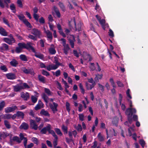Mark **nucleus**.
Returning <instances> with one entry per match:
<instances>
[{
	"label": "nucleus",
	"mask_w": 148,
	"mask_h": 148,
	"mask_svg": "<svg viewBox=\"0 0 148 148\" xmlns=\"http://www.w3.org/2000/svg\"><path fill=\"white\" fill-rule=\"evenodd\" d=\"M128 101L130 108L126 110L125 114L127 115H131V116H132L133 114L136 112V111L135 108H132V107L133 106L132 105V101L130 100H128Z\"/></svg>",
	"instance_id": "f257e3e1"
},
{
	"label": "nucleus",
	"mask_w": 148,
	"mask_h": 148,
	"mask_svg": "<svg viewBox=\"0 0 148 148\" xmlns=\"http://www.w3.org/2000/svg\"><path fill=\"white\" fill-rule=\"evenodd\" d=\"M19 19L25 24V25L28 27L31 28L32 27V25L25 18L24 15L21 14L20 15L17 16Z\"/></svg>",
	"instance_id": "f03ea898"
},
{
	"label": "nucleus",
	"mask_w": 148,
	"mask_h": 148,
	"mask_svg": "<svg viewBox=\"0 0 148 148\" xmlns=\"http://www.w3.org/2000/svg\"><path fill=\"white\" fill-rule=\"evenodd\" d=\"M106 132L107 135V138H108L109 137H112L113 136H116L117 135V132L115 131L114 129L111 128L109 131V133H108L107 129L106 130Z\"/></svg>",
	"instance_id": "7ed1b4c3"
},
{
	"label": "nucleus",
	"mask_w": 148,
	"mask_h": 148,
	"mask_svg": "<svg viewBox=\"0 0 148 148\" xmlns=\"http://www.w3.org/2000/svg\"><path fill=\"white\" fill-rule=\"evenodd\" d=\"M9 36L10 37V38H3V40L4 42L8 44L11 45L12 43L15 42V40L13 38L12 35H10Z\"/></svg>",
	"instance_id": "20e7f679"
},
{
	"label": "nucleus",
	"mask_w": 148,
	"mask_h": 148,
	"mask_svg": "<svg viewBox=\"0 0 148 148\" xmlns=\"http://www.w3.org/2000/svg\"><path fill=\"white\" fill-rule=\"evenodd\" d=\"M22 71L25 74H30L34 75L35 73L32 69H27L25 67H23L21 68Z\"/></svg>",
	"instance_id": "39448f33"
},
{
	"label": "nucleus",
	"mask_w": 148,
	"mask_h": 148,
	"mask_svg": "<svg viewBox=\"0 0 148 148\" xmlns=\"http://www.w3.org/2000/svg\"><path fill=\"white\" fill-rule=\"evenodd\" d=\"M59 66L56 64H51L46 66V69L48 71L57 69Z\"/></svg>",
	"instance_id": "423d86ee"
},
{
	"label": "nucleus",
	"mask_w": 148,
	"mask_h": 148,
	"mask_svg": "<svg viewBox=\"0 0 148 148\" xmlns=\"http://www.w3.org/2000/svg\"><path fill=\"white\" fill-rule=\"evenodd\" d=\"M134 125H132V127H130V128L128 129V134L130 136L132 135V137L134 140L135 141L136 140V134H134L132 135V133L131 132V130L132 131H134Z\"/></svg>",
	"instance_id": "0eeeda50"
},
{
	"label": "nucleus",
	"mask_w": 148,
	"mask_h": 148,
	"mask_svg": "<svg viewBox=\"0 0 148 148\" xmlns=\"http://www.w3.org/2000/svg\"><path fill=\"white\" fill-rule=\"evenodd\" d=\"M56 25L60 34L64 37H66V35L63 31L61 25L59 23H58L56 24Z\"/></svg>",
	"instance_id": "6e6552de"
},
{
	"label": "nucleus",
	"mask_w": 148,
	"mask_h": 148,
	"mask_svg": "<svg viewBox=\"0 0 148 148\" xmlns=\"http://www.w3.org/2000/svg\"><path fill=\"white\" fill-rule=\"evenodd\" d=\"M58 104L55 102H53V104H50V108L53 111V113H55L57 111V107H58Z\"/></svg>",
	"instance_id": "1a4fd4ad"
},
{
	"label": "nucleus",
	"mask_w": 148,
	"mask_h": 148,
	"mask_svg": "<svg viewBox=\"0 0 148 148\" xmlns=\"http://www.w3.org/2000/svg\"><path fill=\"white\" fill-rule=\"evenodd\" d=\"M8 79L11 80L15 79L16 78L15 74L14 73H7L5 75Z\"/></svg>",
	"instance_id": "9d476101"
},
{
	"label": "nucleus",
	"mask_w": 148,
	"mask_h": 148,
	"mask_svg": "<svg viewBox=\"0 0 148 148\" xmlns=\"http://www.w3.org/2000/svg\"><path fill=\"white\" fill-rule=\"evenodd\" d=\"M96 17L102 25L103 28V29L105 30V27L104 25V24L105 23V20L104 19H101V17L100 16H99L98 15H97L96 16Z\"/></svg>",
	"instance_id": "9b49d317"
},
{
	"label": "nucleus",
	"mask_w": 148,
	"mask_h": 148,
	"mask_svg": "<svg viewBox=\"0 0 148 148\" xmlns=\"http://www.w3.org/2000/svg\"><path fill=\"white\" fill-rule=\"evenodd\" d=\"M17 109L16 106H14L12 107H7L5 108V111L6 113H9Z\"/></svg>",
	"instance_id": "f8f14e48"
},
{
	"label": "nucleus",
	"mask_w": 148,
	"mask_h": 148,
	"mask_svg": "<svg viewBox=\"0 0 148 148\" xmlns=\"http://www.w3.org/2000/svg\"><path fill=\"white\" fill-rule=\"evenodd\" d=\"M74 22L75 26V30L78 32L81 31L82 29V24L79 22L77 24L75 20H74Z\"/></svg>",
	"instance_id": "ddd939ff"
},
{
	"label": "nucleus",
	"mask_w": 148,
	"mask_h": 148,
	"mask_svg": "<svg viewBox=\"0 0 148 148\" xmlns=\"http://www.w3.org/2000/svg\"><path fill=\"white\" fill-rule=\"evenodd\" d=\"M25 48H26L29 51L31 50L34 53H35V49L31 45L30 42L28 43L27 44H25Z\"/></svg>",
	"instance_id": "4468645a"
},
{
	"label": "nucleus",
	"mask_w": 148,
	"mask_h": 148,
	"mask_svg": "<svg viewBox=\"0 0 148 148\" xmlns=\"http://www.w3.org/2000/svg\"><path fill=\"white\" fill-rule=\"evenodd\" d=\"M14 91L16 92L20 91L21 90L23 89V87L22 86V83H19L14 86Z\"/></svg>",
	"instance_id": "2eb2a0df"
},
{
	"label": "nucleus",
	"mask_w": 148,
	"mask_h": 148,
	"mask_svg": "<svg viewBox=\"0 0 148 148\" xmlns=\"http://www.w3.org/2000/svg\"><path fill=\"white\" fill-rule=\"evenodd\" d=\"M47 39L51 41L52 39V33L49 30H45Z\"/></svg>",
	"instance_id": "dca6fc26"
},
{
	"label": "nucleus",
	"mask_w": 148,
	"mask_h": 148,
	"mask_svg": "<svg viewBox=\"0 0 148 148\" xmlns=\"http://www.w3.org/2000/svg\"><path fill=\"white\" fill-rule=\"evenodd\" d=\"M49 51L51 54L53 55L56 54V51L55 50V47L53 45L51 44V45L49 49Z\"/></svg>",
	"instance_id": "f3484780"
},
{
	"label": "nucleus",
	"mask_w": 148,
	"mask_h": 148,
	"mask_svg": "<svg viewBox=\"0 0 148 148\" xmlns=\"http://www.w3.org/2000/svg\"><path fill=\"white\" fill-rule=\"evenodd\" d=\"M30 122L31 127L35 130H37L38 128V125L36 124L35 121H34L31 119L30 120Z\"/></svg>",
	"instance_id": "a211bd4d"
},
{
	"label": "nucleus",
	"mask_w": 148,
	"mask_h": 148,
	"mask_svg": "<svg viewBox=\"0 0 148 148\" xmlns=\"http://www.w3.org/2000/svg\"><path fill=\"white\" fill-rule=\"evenodd\" d=\"M132 116L131 115H127V118L128 121H126L125 123L124 124L126 125H127L128 127L130 126V125L132 124Z\"/></svg>",
	"instance_id": "6ab92c4d"
},
{
	"label": "nucleus",
	"mask_w": 148,
	"mask_h": 148,
	"mask_svg": "<svg viewBox=\"0 0 148 148\" xmlns=\"http://www.w3.org/2000/svg\"><path fill=\"white\" fill-rule=\"evenodd\" d=\"M43 107V104L41 101L39 100L38 103L35 107V109L37 110Z\"/></svg>",
	"instance_id": "aec40b11"
},
{
	"label": "nucleus",
	"mask_w": 148,
	"mask_h": 148,
	"mask_svg": "<svg viewBox=\"0 0 148 148\" xmlns=\"http://www.w3.org/2000/svg\"><path fill=\"white\" fill-rule=\"evenodd\" d=\"M49 129H51V125L49 124L47 126L42 128L40 132L42 134H45L46 133L47 131H48Z\"/></svg>",
	"instance_id": "412c9836"
},
{
	"label": "nucleus",
	"mask_w": 148,
	"mask_h": 148,
	"mask_svg": "<svg viewBox=\"0 0 148 148\" xmlns=\"http://www.w3.org/2000/svg\"><path fill=\"white\" fill-rule=\"evenodd\" d=\"M70 36L71 38L69 39V40L71 47L72 48H74V42L75 40V38L73 35H71Z\"/></svg>",
	"instance_id": "4be33fe9"
},
{
	"label": "nucleus",
	"mask_w": 148,
	"mask_h": 148,
	"mask_svg": "<svg viewBox=\"0 0 148 148\" xmlns=\"http://www.w3.org/2000/svg\"><path fill=\"white\" fill-rule=\"evenodd\" d=\"M21 97L25 100H27L29 98V96L28 93L23 92L21 93Z\"/></svg>",
	"instance_id": "5701e85b"
},
{
	"label": "nucleus",
	"mask_w": 148,
	"mask_h": 148,
	"mask_svg": "<svg viewBox=\"0 0 148 148\" xmlns=\"http://www.w3.org/2000/svg\"><path fill=\"white\" fill-rule=\"evenodd\" d=\"M41 115H43L45 116L49 117L50 114L47 110H45L44 109L42 110L40 112Z\"/></svg>",
	"instance_id": "b1692460"
},
{
	"label": "nucleus",
	"mask_w": 148,
	"mask_h": 148,
	"mask_svg": "<svg viewBox=\"0 0 148 148\" xmlns=\"http://www.w3.org/2000/svg\"><path fill=\"white\" fill-rule=\"evenodd\" d=\"M9 135V134L6 132H0V141L2 138H5Z\"/></svg>",
	"instance_id": "393cba45"
},
{
	"label": "nucleus",
	"mask_w": 148,
	"mask_h": 148,
	"mask_svg": "<svg viewBox=\"0 0 148 148\" xmlns=\"http://www.w3.org/2000/svg\"><path fill=\"white\" fill-rule=\"evenodd\" d=\"M84 60H88L89 61L92 60V58L88 54L84 53L83 56Z\"/></svg>",
	"instance_id": "a878e982"
},
{
	"label": "nucleus",
	"mask_w": 148,
	"mask_h": 148,
	"mask_svg": "<svg viewBox=\"0 0 148 148\" xmlns=\"http://www.w3.org/2000/svg\"><path fill=\"white\" fill-rule=\"evenodd\" d=\"M97 138L100 142H103L104 141L105 138L104 136L101 133H99L97 136Z\"/></svg>",
	"instance_id": "bb28decb"
},
{
	"label": "nucleus",
	"mask_w": 148,
	"mask_h": 148,
	"mask_svg": "<svg viewBox=\"0 0 148 148\" xmlns=\"http://www.w3.org/2000/svg\"><path fill=\"white\" fill-rule=\"evenodd\" d=\"M32 33L36 36H38L40 34V32L36 29H32Z\"/></svg>",
	"instance_id": "cd10ccee"
},
{
	"label": "nucleus",
	"mask_w": 148,
	"mask_h": 148,
	"mask_svg": "<svg viewBox=\"0 0 148 148\" xmlns=\"http://www.w3.org/2000/svg\"><path fill=\"white\" fill-rule=\"evenodd\" d=\"M0 34L4 36L7 35V33L5 30L2 27H0Z\"/></svg>",
	"instance_id": "c85d7f7f"
},
{
	"label": "nucleus",
	"mask_w": 148,
	"mask_h": 148,
	"mask_svg": "<svg viewBox=\"0 0 148 148\" xmlns=\"http://www.w3.org/2000/svg\"><path fill=\"white\" fill-rule=\"evenodd\" d=\"M10 64L13 67H16L18 64V61L15 59H13L10 62Z\"/></svg>",
	"instance_id": "c756f323"
},
{
	"label": "nucleus",
	"mask_w": 148,
	"mask_h": 148,
	"mask_svg": "<svg viewBox=\"0 0 148 148\" xmlns=\"http://www.w3.org/2000/svg\"><path fill=\"white\" fill-rule=\"evenodd\" d=\"M28 124L25 123H23L20 127L21 129H23L24 130H27L28 129Z\"/></svg>",
	"instance_id": "7c9ffc66"
},
{
	"label": "nucleus",
	"mask_w": 148,
	"mask_h": 148,
	"mask_svg": "<svg viewBox=\"0 0 148 148\" xmlns=\"http://www.w3.org/2000/svg\"><path fill=\"white\" fill-rule=\"evenodd\" d=\"M103 76V75L102 74L99 75V74H97L96 75V76L94 78L95 81L96 82H98L99 81V79H101Z\"/></svg>",
	"instance_id": "2f4dec72"
},
{
	"label": "nucleus",
	"mask_w": 148,
	"mask_h": 148,
	"mask_svg": "<svg viewBox=\"0 0 148 148\" xmlns=\"http://www.w3.org/2000/svg\"><path fill=\"white\" fill-rule=\"evenodd\" d=\"M35 53V56L36 57L40 58L41 59H43L44 58L43 55L40 53H37L35 51V53Z\"/></svg>",
	"instance_id": "473e14b6"
},
{
	"label": "nucleus",
	"mask_w": 148,
	"mask_h": 148,
	"mask_svg": "<svg viewBox=\"0 0 148 148\" xmlns=\"http://www.w3.org/2000/svg\"><path fill=\"white\" fill-rule=\"evenodd\" d=\"M64 52L65 54L67 55L68 53V51L69 49V48L68 45H64Z\"/></svg>",
	"instance_id": "72a5a7b5"
},
{
	"label": "nucleus",
	"mask_w": 148,
	"mask_h": 148,
	"mask_svg": "<svg viewBox=\"0 0 148 148\" xmlns=\"http://www.w3.org/2000/svg\"><path fill=\"white\" fill-rule=\"evenodd\" d=\"M20 59L21 60L24 61H27L28 60L27 56L24 55L22 54L19 56Z\"/></svg>",
	"instance_id": "f704fd0d"
},
{
	"label": "nucleus",
	"mask_w": 148,
	"mask_h": 148,
	"mask_svg": "<svg viewBox=\"0 0 148 148\" xmlns=\"http://www.w3.org/2000/svg\"><path fill=\"white\" fill-rule=\"evenodd\" d=\"M16 115L18 118H23L24 116L23 113L21 112H18L16 113Z\"/></svg>",
	"instance_id": "c9c22d12"
},
{
	"label": "nucleus",
	"mask_w": 148,
	"mask_h": 148,
	"mask_svg": "<svg viewBox=\"0 0 148 148\" xmlns=\"http://www.w3.org/2000/svg\"><path fill=\"white\" fill-rule=\"evenodd\" d=\"M38 78L40 82H42L43 83H45V78L44 77L39 75L38 76Z\"/></svg>",
	"instance_id": "e433bc0d"
},
{
	"label": "nucleus",
	"mask_w": 148,
	"mask_h": 148,
	"mask_svg": "<svg viewBox=\"0 0 148 148\" xmlns=\"http://www.w3.org/2000/svg\"><path fill=\"white\" fill-rule=\"evenodd\" d=\"M55 82L57 86V88L60 90H62L63 89L62 87L61 84L57 81H55Z\"/></svg>",
	"instance_id": "4c0bfd02"
},
{
	"label": "nucleus",
	"mask_w": 148,
	"mask_h": 148,
	"mask_svg": "<svg viewBox=\"0 0 148 148\" xmlns=\"http://www.w3.org/2000/svg\"><path fill=\"white\" fill-rule=\"evenodd\" d=\"M54 60L53 62V63L58 65L60 66L61 65V64L58 62V59L56 56H55L54 58Z\"/></svg>",
	"instance_id": "58836bf2"
},
{
	"label": "nucleus",
	"mask_w": 148,
	"mask_h": 148,
	"mask_svg": "<svg viewBox=\"0 0 148 148\" xmlns=\"http://www.w3.org/2000/svg\"><path fill=\"white\" fill-rule=\"evenodd\" d=\"M95 84H90L88 83H86V86L88 90H90L92 89V88L94 86Z\"/></svg>",
	"instance_id": "ea45409f"
},
{
	"label": "nucleus",
	"mask_w": 148,
	"mask_h": 148,
	"mask_svg": "<svg viewBox=\"0 0 148 148\" xmlns=\"http://www.w3.org/2000/svg\"><path fill=\"white\" fill-rule=\"evenodd\" d=\"M42 97L46 103H48V97L45 93H43L42 94Z\"/></svg>",
	"instance_id": "a19ab883"
},
{
	"label": "nucleus",
	"mask_w": 148,
	"mask_h": 148,
	"mask_svg": "<svg viewBox=\"0 0 148 148\" xmlns=\"http://www.w3.org/2000/svg\"><path fill=\"white\" fill-rule=\"evenodd\" d=\"M62 129L64 132V134L67 133V127L66 126L63 125L62 127Z\"/></svg>",
	"instance_id": "79ce46f5"
},
{
	"label": "nucleus",
	"mask_w": 148,
	"mask_h": 148,
	"mask_svg": "<svg viewBox=\"0 0 148 148\" xmlns=\"http://www.w3.org/2000/svg\"><path fill=\"white\" fill-rule=\"evenodd\" d=\"M44 90L45 92L46 93L48 96H51L52 95V93L51 92L49 89L45 88Z\"/></svg>",
	"instance_id": "37998d69"
},
{
	"label": "nucleus",
	"mask_w": 148,
	"mask_h": 148,
	"mask_svg": "<svg viewBox=\"0 0 148 148\" xmlns=\"http://www.w3.org/2000/svg\"><path fill=\"white\" fill-rule=\"evenodd\" d=\"M48 132L49 133L51 134L52 136L54 137V138H57V135L56 134L54 131L52 130H51V129H49V130Z\"/></svg>",
	"instance_id": "c03bdc74"
},
{
	"label": "nucleus",
	"mask_w": 148,
	"mask_h": 148,
	"mask_svg": "<svg viewBox=\"0 0 148 148\" xmlns=\"http://www.w3.org/2000/svg\"><path fill=\"white\" fill-rule=\"evenodd\" d=\"M54 130L56 133L60 136H61L62 135V133L61 132L59 128H55L54 129Z\"/></svg>",
	"instance_id": "a18cd8bd"
},
{
	"label": "nucleus",
	"mask_w": 148,
	"mask_h": 148,
	"mask_svg": "<svg viewBox=\"0 0 148 148\" xmlns=\"http://www.w3.org/2000/svg\"><path fill=\"white\" fill-rule=\"evenodd\" d=\"M12 140L18 143H20L21 141V140L18 137L16 136L12 138Z\"/></svg>",
	"instance_id": "49530a36"
},
{
	"label": "nucleus",
	"mask_w": 148,
	"mask_h": 148,
	"mask_svg": "<svg viewBox=\"0 0 148 148\" xmlns=\"http://www.w3.org/2000/svg\"><path fill=\"white\" fill-rule=\"evenodd\" d=\"M62 82L63 83L64 85L65 88H69V86L68 85L66 81L64 80L63 79H62Z\"/></svg>",
	"instance_id": "de8ad7c7"
},
{
	"label": "nucleus",
	"mask_w": 148,
	"mask_h": 148,
	"mask_svg": "<svg viewBox=\"0 0 148 148\" xmlns=\"http://www.w3.org/2000/svg\"><path fill=\"white\" fill-rule=\"evenodd\" d=\"M5 105V102L3 101L0 103V111L4 107Z\"/></svg>",
	"instance_id": "09e8293b"
},
{
	"label": "nucleus",
	"mask_w": 148,
	"mask_h": 148,
	"mask_svg": "<svg viewBox=\"0 0 148 148\" xmlns=\"http://www.w3.org/2000/svg\"><path fill=\"white\" fill-rule=\"evenodd\" d=\"M71 1L75 6L81 9V10H82V8L80 6L78 5L77 4V1L76 0H71Z\"/></svg>",
	"instance_id": "8fccbe9b"
},
{
	"label": "nucleus",
	"mask_w": 148,
	"mask_h": 148,
	"mask_svg": "<svg viewBox=\"0 0 148 148\" xmlns=\"http://www.w3.org/2000/svg\"><path fill=\"white\" fill-rule=\"evenodd\" d=\"M32 101L34 103H35L36 102L37 100V97L34 96H32L31 97Z\"/></svg>",
	"instance_id": "3c124183"
},
{
	"label": "nucleus",
	"mask_w": 148,
	"mask_h": 148,
	"mask_svg": "<svg viewBox=\"0 0 148 148\" xmlns=\"http://www.w3.org/2000/svg\"><path fill=\"white\" fill-rule=\"evenodd\" d=\"M70 104L68 102H66V108L67 110L69 113L70 110Z\"/></svg>",
	"instance_id": "603ef678"
},
{
	"label": "nucleus",
	"mask_w": 148,
	"mask_h": 148,
	"mask_svg": "<svg viewBox=\"0 0 148 148\" xmlns=\"http://www.w3.org/2000/svg\"><path fill=\"white\" fill-rule=\"evenodd\" d=\"M79 86L80 89L81 90V93H82L83 94H84L85 92V90L81 83L79 84Z\"/></svg>",
	"instance_id": "864d4df0"
},
{
	"label": "nucleus",
	"mask_w": 148,
	"mask_h": 148,
	"mask_svg": "<svg viewBox=\"0 0 148 148\" xmlns=\"http://www.w3.org/2000/svg\"><path fill=\"white\" fill-rule=\"evenodd\" d=\"M0 69L4 72H6L8 70L7 68L5 65L1 66L0 67Z\"/></svg>",
	"instance_id": "5fc2aeb1"
},
{
	"label": "nucleus",
	"mask_w": 148,
	"mask_h": 148,
	"mask_svg": "<svg viewBox=\"0 0 148 148\" xmlns=\"http://www.w3.org/2000/svg\"><path fill=\"white\" fill-rule=\"evenodd\" d=\"M10 8L13 12L15 13L16 12L15 7L14 4H11L10 5Z\"/></svg>",
	"instance_id": "6e6d98bb"
},
{
	"label": "nucleus",
	"mask_w": 148,
	"mask_h": 148,
	"mask_svg": "<svg viewBox=\"0 0 148 148\" xmlns=\"http://www.w3.org/2000/svg\"><path fill=\"white\" fill-rule=\"evenodd\" d=\"M18 46L21 48L22 49L25 48V44L23 43H19L18 44Z\"/></svg>",
	"instance_id": "4d7b16f0"
},
{
	"label": "nucleus",
	"mask_w": 148,
	"mask_h": 148,
	"mask_svg": "<svg viewBox=\"0 0 148 148\" xmlns=\"http://www.w3.org/2000/svg\"><path fill=\"white\" fill-rule=\"evenodd\" d=\"M112 122L113 124L115 125H117L118 122V119L116 118L113 119Z\"/></svg>",
	"instance_id": "13d9d810"
},
{
	"label": "nucleus",
	"mask_w": 148,
	"mask_h": 148,
	"mask_svg": "<svg viewBox=\"0 0 148 148\" xmlns=\"http://www.w3.org/2000/svg\"><path fill=\"white\" fill-rule=\"evenodd\" d=\"M22 86L23 87V89L25 88L28 89L30 87L27 84L25 83L22 84Z\"/></svg>",
	"instance_id": "bf43d9fd"
},
{
	"label": "nucleus",
	"mask_w": 148,
	"mask_h": 148,
	"mask_svg": "<svg viewBox=\"0 0 148 148\" xmlns=\"http://www.w3.org/2000/svg\"><path fill=\"white\" fill-rule=\"evenodd\" d=\"M4 124L5 126L8 128H10V125L9 123V122L6 121L5 120L4 122Z\"/></svg>",
	"instance_id": "052dcab7"
},
{
	"label": "nucleus",
	"mask_w": 148,
	"mask_h": 148,
	"mask_svg": "<svg viewBox=\"0 0 148 148\" xmlns=\"http://www.w3.org/2000/svg\"><path fill=\"white\" fill-rule=\"evenodd\" d=\"M55 139L53 140V145L55 147L57 145V140L58 139V136L57 138H54Z\"/></svg>",
	"instance_id": "680f3d73"
},
{
	"label": "nucleus",
	"mask_w": 148,
	"mask_h": 148,
	"mask_svg": "<svg viewBox=\"0 0 148 148\" xmlns=\"http://www.w3.org/2000/svg\"><path fill=\"white\" fill-rule=\"evenodd\" d=\"M42 73L43 75L46 76L49 75V73L48 72L43 70L42 71Z\"/></svg>",
	"instance_id": "e2e57ef3"
},
{
	"label": "nucleus",
	"mask_w": 148,
	"mask_h": 148,
	"mask_svg": "<svg viewBox=\"0 0 148 148\" xmlns=\"http://www.w3.org/2000/svg\"><path fill=\"white\" fill-rule=\"evenodd\" d=\"M22 49L18 46L16 48L15 51L16 53H21L22 51Z\"/></svg>",
	"instance_id": "0e129e2a"
},
{
	"label": "nucleus",
	"mask_w": 148,
	"mask_h": 148,
	"mask_svg": "<svg viewBox=\"0 0 148 148\" xmlns=\"http://www.w3.org/2000/svg\"><path fill=\"white\" fill-rule=\"evenodd\" d=\"M92 144L93 145L91 147V148H96L97 147L98 144L97 141H95Z\"/></svg>",
	"instance_id": "69168bd1"
},
{
	"label": "nucleus",
	"mask_w": 148,
	"mask_h": 148,
	"mask_svg": "<svg viewBox=\"0 0 148 148\" xmlns=\"http://www.w3.org/2000/svg\"><path fill=\"white\" fill-rule=\"evenodd\" d=\"M79 120L82 121H83L84 119V116L83 114H79Z\"/></svg>",
	"instance_id": "338daca9"
},
{
	"label": "nucleus",
	"mask_w": 148,
	"mask_h": 148,
	"mask_svg": "<svg viewBox=\"0 0 148 148\" xmlns=\"http://www.w3.org/2000/svg\"><path fill=\"white\" fill-rule=\"evenodd\" d=\"M59 5L60 7L61 8V9L63 11H64L65 10V7L63 3H61V2H59Z\"/></svg>",
	"instance_id": "774afa93"
}]
</instances>
